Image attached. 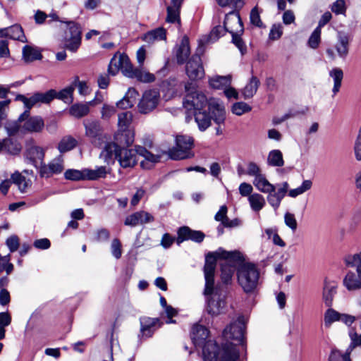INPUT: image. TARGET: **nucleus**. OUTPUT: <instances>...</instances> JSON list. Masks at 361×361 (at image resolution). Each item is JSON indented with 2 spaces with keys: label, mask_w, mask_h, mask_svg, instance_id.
<instances>
[{
  "label": "nucleus",
  "mask_w": 361,
  "mask_h": 361,
  "mask_svg": "<svg viewBox=\"0 0 361 361\" xmlns=\"http://www.w3.org/2000/svg\"><path fill=\"white\" fill-rule=\"evenodd\" d=\"M186 92L183 106L194 111V116L201 131L211 125L212 118L221 125L224 123L226 111L223 103L216 98L207 99L205 94L197 90L195 84L187 82L184 85Z\"/></svg>",
  "instance_id": "obj_1"
},
{
  "label": "nucleus",
  "mask_w": 361,
  "mask_h": 361,
  "mask_svg": "<svg viewBox=\"0 0 361 361\" xmlns=\"http://www.w3.org/2000/svg\"><path fill=\"white\" fill-rule=\"evenodd\" d=\"M218 259H224L221 263V279L224 284L232 281L235 267H238L243 255L238 251L228 252L219 248L216 252H209L205 257L204 274L205 279L204 295L212 294L214 287V273Z\"/></svg>",
  "instance_id": "obj_2"
},
{
  "label": "nucleus",
  "mask_w": 361,
  "mask_h": 361,
  "mask_svg": "<svg viewBox=\"0 0 361 361\" xmlns=\"http://www.w3.org/2000/svg\"><path fill=\"white\" fill-rule=\"evenodd\" d=\"M209 330L204 326L195 324L191 331V339L195 347H202L204 361H216L219 346L214 341H207Z\"/></svg>",
  "instance_id": "obj_3"
},
{
  "label": "nucleus",
  "mask_w": 361,
  "mask_h": 361,
  "mask_svg": "<svg viewBox=\"0 0 361 361\" xmlns=\"http://www.w3.org/2000/svg\"><path fill=\"white\" fill-rule=\"evenodd\" d=\"M238 283L246 293L254 292L259 279V270L254 263L245 262L243 258L236 269Z\"/></svg>",
  "instance_id": "obj_4"
},
{
  "label": "nucleus",
  "mask_w": 361,
  "mask_h": 361,
  "mask_svg": "<svg viewBox=\"0 0 361 361\" xmlns=\"http://www.w3.org/2000/svg\"><path fill=\"white\" fill-rule=\"evenodd\" d=\"M61 23L66 24L68 28L63 39L64 47L71 52H76L82 42L81 25L72 20L61 21Z\"/></svg>",
  "instance_id": "obj_5"
},
{
  "label": "nucleus",
  "mask_w": 361,
  "mask_h": 361,
  "mask_svg": "<svg viewBox=\"0 0 361 361\" xmlns=\"http://www.w3.org/2000/svg\"><path fill=\"white\" fill-rule=\"evenodd\" d=\"M194 140L188 135H177L176 147L169 150V156L173 159H184L193 156L191 149Z\"/></svg>",
  "instance_id": "obj_6"
},
{
  "label": "nucleus",
  "mask_w": 361,
  "mask_h": 361,
  "mask_svg": "<svg viewBox=\"0 0 361 361\" xmlns=\"http://www.w3.org/2000/svg\"><path fill=\"white\" fill-rule=\"evenodd\" d=\"M18 121H22L21 131L23 133H39L44 128V119L40 116H30L28 111H24L19 116Z\"/></svg>",
  "instance_id": "obj_7"
},
{
  "label": "nucleus",
  "mask_w": 361,
  "mask_h": 361,
  "mask_svg": "<svg viewBox=\"0 0 361 361\" xmlns=\"http://www.w3.org/2000/svg\"><path fill=\"white\" fill-rule=\"evenodd\" d=\"M120 69L124 75L133 78L135 68H134L126 54H120L118 58L114 56L110 61L108 72L110 75H115Z\"/></svg>",
  "instance_id": "obj_8"
},
{
  "label": "nucleus",
  "mask_w": 361,
  "mask_h": 361,
  "mask_svg": "<svg viewBox=\"0 0 361 361\" xmlns=\"http://www.w3.org/2000/svg\"><path fill=\"white\" fill-rule=\"evenodd\" d=\"M160 93L157 89L145 91L140 100L137 108L140 113L147 114L154 110L159 104Z\"/></svg>",
  "instance_id": "obj_9"
},
{
  "label": "nucleus",
  "mask_w": 361,
  "mask_h": 361,
  "mask_svg": "<svg viewBox=\"0 0 361 361\" xmlns=\"http://www.w3.org/2000/svg\"><path fill=\"white\" fill-rule=\"evenodd\" d=\"M64 170V161L62 156H58L48 164L41 163L39 173L40 177L49 178L55 175L61 174Z\"/></svg>",
  "instance_id": "obj_10"
},
{
  "label": "nucleus",
  "mask_w": 361,
  "mask_h": 361,
  "mask_svg": "<svg viewBox=\"0 0 361 361\" xmlns=\"http://www.w3.org/2000/svg\"><path fill=\"white\" fill-rule=\"evenodd\" d=\"M245 325L243 318L239 317L236 321L227 326L224 331L223 336L227 340H235L243 343L244 338Z\"/></svg>",
  "instance_id": "obj_11"
},
{
  "label": "nucleus",
  "mask_w": 361,
  "mask_h": 361,
  "mask_svg": "<svg viewBox=\"0 0 361 361\" xmlns=\"http://www.w3.org/2000/svg\"><path fill=\"white\" fill-rule=\"evenodd\" d=\"M185 72L192 80H200L204 77V70L198 54L192 55L188 60L185 66Z\"/></svg>",
  "instance_id": "obj_12"
},
{
  "label": "nucleus",
  "mask_w": 361,
  "mask_h": 361,
  "mask_svg": "<svg viewBox=\"0 0 361 361\" xmlns=\"http://www.w3.org/2000/svg\"><path fill=\"white\" fill-rule=\"evenodd\" d=\"M85 134L95 146H100L103 142L102 128L97 121H88L85 123Z\"/></svg>",
  "instance_id": "obj_13"
},
{
  "label": "nucleus",
  "mask_w": 361,
  "mask_h": 361,
  "mask_svg": "<svg viewBox=\"0 0 361 361\" xmlns=\"http://www.w3.org/2000/svg\"><path fill=\"white\" fill-rule=\"evenodd\" d=\"M140 334L139 337L142 338H147L151 337L155 331L159 328L162 322L159 318H151L148 317H143L140 319Z\"/></svg>",
  "instance_id": "obj_14"
},
{
  "label": "nucleus",
  "mask_w": 361,
  "mask_h": 361,
  "mask_svg": "<svg viewBox=\"0 0 361 361\" xmlns=\"http://www.w3.org/2000/svg\"><path fill=\"white\" fill-rule=\"evenodd\" d=\"M177 233L178 237L176 238V243L178 245L185 240H192L193 242L200 243L205 238V235L203 232L192 230L188 226H182L179 228Z\"/></svg>",
  "instance_id": "obj_15"
},
{
  "label": "nucleus",
  "mask_w": 361,
  "mask_h": 361,
  "mask_svg": "<svg viewBox=\"0 0 361 361\" xmlns=\"http://www.w3.org/2000/svg\"><path fill=\"white\" fill-rule=\"evenodd\" d=\"M224 25L226 31L230 34L243 33V24L240 14L237 11H231L226 14Z\"/></svg>",
  "instance_id": "obj_16"
},
{
  "label": "nucleus",
  "mask_w": 361,
  "mask_h": 361,
  "mask_svg": "<svg viewBox=\"0 0 361 361\" xmlns=\"http://www.w3.org/2000/svg\"><path fill=\"white\" fill-rule=\"evenodd\" d=\"M138 153L136 152V147L134 149H128L126 147H121L117 154V161L120 166L123 168H133L137 162V156Z\"/></svg>",
  "instance_id": "obj_17"
},
{
  "label": "nucleus",
  "mask_w": 361,
  "mask_h": 361,
  "mask_svg": "<svg viewBox=\"0 0 361 361\" xmlns=\"http://www.w3.org/2000/svg\"><path fill=\"white\" fill-rule=\"evenodd\" d=\"M218 292V288L214 287L213 293L205 295L207 296L206 310L212 316L220 314L225 305L224 301L220 298Z\"/></svg>",
  "instance_id": "obj_18"
},
{
  "label": "nucleus",
  "mask_w": 361,
  "mask_h": 361,
  "mask_svg": "<svg viewBox=\"0 0 361 361\" xmlns=\"http://www.w3.org/2000/svg\"><path fill=\"white\" fill-rule=\"evenodd\" d=\"M239 357V352L236 346L232 343L226 342L222 345L221 350H217V358L219 361H237Z\"/></svg>",
  "instance_id": "obj_19"
},
{
  "label": "nucleus",
  "mask_w": 361,
  "mask_h": 361,
  "mask_svg": "<svg viewBox=\"0 0 361 361\" xmlns=\"http://www.w3.org/2000/svg\"><path fill=\"white\" fill-rule=\"evenodd\" d=\"M136 152L138 153V155L145 158V160L140 162V166L143 169H149L152 168L155 163L159 161L161 158L159 155L153 154L142 146L137 145Z\"/></svg>",
  "instance_id": "obj_20"
},
{
  "label": "nucleus",
  "mask_w": 361,
  "mask_h": 361,
  "mask_svg": "<svg viewBox=\"0 0 361 361\" xmlns=\"http://www.w3.org/2000/svg\"><path fill=\"white\" fill-rule=\"evenodd\" d=\"M120 149L121 147L115 142H107L102 150L99 157L108 164L114 163L115 159L117 160V154Z\"/></svg>",
  "instance_id": "obj_21"
},
{
  "label": "nucleus",
  "mask_w": 361,
  "mask_h": 361,
  "mask_svg": "<svg viewBox=\"0 0 361 361\" xmlns=\"http://www.w3.org/2000/svg\"><path fill=\"white\" fill-rule=\"evenodd\" d=\"M190 54L189 39L184 36L176 51L177 63L180 65L185 63Z\"/></svg>",
  "instance_id": "obj_22"
},
{
  "label": "nucleus",
  "mask_w": 361,
  "mask_h": 361,
  "mask_svg": "<svg viewBox=\"0 0 361 361\" xmlns=\"http://www.w3.org/2000/svg\"><path fill=\"white\" fill-rule=\"evenodd\" d=\"M183 0H171V4L167 7L166 21L170 23H180V9Z\"/></svg>",
  "instance_id": "obj_23"
},
{
  "label": "nucleus",
  "mask_w": 361,
  "mask_h": 361,
  "mask_svg": "<svg viewBox=\"0 0 361 361\" xmlns=\"http://www.w3.org/2000/svg\"><path fill=\"white\" fill-rule=\"evenodd\" d=\"M115 141L120 147L127 148L134 142V133L131 130H118L115 135Z\"/></svg>",
  "instance_id": "obj_24"
},
{
  "label": "nucleus",
  "mask_w": 361,
  "mask_h": 361,
  "mask_svg": "<svg viewBox=\"0 0 361 361\" xmlns=\"http://www.w3.org/2000/svg\"><path fill=\"white\" fill-rule=\"evenodd\" d=\"M343 285L348 290H355L361 288V275L359 272L349 271L344 279Z\"/></svg>",
  "instance_id": "obj_25"
},
{
  "label": "nucleus",
  "mask_w": 361,
  "mask_h": 361,
  "mask_svg": "<svg viewBox=\"0 0 361 361\" xmlns=\"http://www.w3.org/2000/svg\"><path fill=\"white\" fill-rule=\"evenodd\" d=\"M337 284L334 281L325 280L323 288V300L327 307H331L334 297L336 293Z\"/></svg>",
  "instance_id": "obj_26"
},
{
  "label": "nucleus",
  "mask_w": 361,
  "mask_h": 361,
  "mask_svg": "<svg viewBox=\"0 0 361 361\" xmlns=\"http://www.w3.org/2000/svg\"><path fill=\"white\" fill-rule=\"evenodd\" d=\"M253 185L264 193H271L276 190L275 186L269 182L263 173L254 178Z\"/></svg>",
  "instance_id": "obj_27"
},
{
  "label": "nucleus",
  "mask_w": 361,
  "mask_h": 361,
  "mask_svg": "<svg viewBox=\"0 0 361 361\" xmlns=\"http://www.w3.org/2000/svg\"><path fill=\"white\" fill-rule=\"evenodd\" d=\"M109 170L104 166H97L94 169H85V178L87 180H97L106 178Z\"/></svg>",
  "instance_id": "obj_28"
},
{
  "label": "nucleus",
  "mask_w": 361,
  "mask_h": 361,
  "mask_svg": "<svg viewBox=\"0 0 361 361\" xmlns=\"http://www.w3.org/2000/svg\"><path fill=\"white\" fill-rule=\"evenodd\" d=\"M98 102H101V100L99 99ZM96 103H97V99H95L90 102L89 103L86 104H75L72 105L70 108V114L74 117L82 118L88 114L90 111L89 105L94 104Z\"/></svg>",
  "instance_id": "obj_29"
},
{
  "label": "nucleus",
  "mask_w": 361,
  "mask_h": 361,
  "mask_svg": "<svg viewBox=\"0 0 361 361\" xmlns=\"http://www.w3.org/2000/svg\"><path fill=\"white\" fill-rule=\"evenodd\" d=\"M138 92L135 88H129L126 95L116 103V106L122 109L132 107L135 102Z\"/></svg>",
  "instance_id": "obj_30"
},
{
  "label": "nucleus",
  "mask_w": 361,
  "mask_h": 361,
  "mask_svg": "<svg viewBox=\"0 0 361 361\" xmlns=\"http://www.w3.org/2000/svg\"><path fill=\"white\" fill-rule=\"evenodd\" d=\"M260 85L259 80L256 77L252 75L244 89L243 90V95L245 99L252 98L255 93L257 92Z\"/></svg>",
  "instance_id": "obj_31"
},
{
  "label": "nucleus",
  "mask_w": 361,
  "mask_h": 361,
  "mask_svg": "<svg viewBox=\"0 0 361 361\" xmlns=\"http://www.w3.org/2000/svg\"><path fill=\"white\" fill-rule=\"evenodd\" d=\"M349 37L345 34H339L338 43L336 45V49L341 58L345 59L348 54Z\"/></svg>",
  "instance_id": "obj_32"
},
{
  "label": "nucleus",
  "mask_w": 361,
  "mask_h": 361,
  "mask_svg": "<svg viewBox=\"0 0 361 361\" xmlns=\"http://www.w3.org/2000/svg\"><path fill=\"white\" fill-rule=\"evenodd\" d=\"M42 55L39 50L30 45H25L23 48V59L27 62H32L36 60H40Z\"/></svg>",
  "instance_id": "obj_33"
},
{
  "label": "nucleus",
  "mask_w": 361,
  "mask_h": 361,
  "mask_svg": "<svg viewBox=\"0 0 361 361\" xmlns=\"http://www.w3.org/2000/svg\"><path fill=\"white\" fill-rule=\"evenodd\" d=\"M4 144V151L13 155H16L20 153L21 151L20 143L10 137H6L2 140Z\"/></svg>",
  "instance_id": "obj_34"
},
{
  "label": "nucleus",
  "mask_w": 361,
  "mask_h": 361,
  "mask_svg": "<svg viewBox=\"0 0 361 361\" xmlns=\"http://www.w3.org/2000/svg\"><path fill=\"white\" fill-rule=\"evenodd\" d=\"M12 183L17 185L21 192H26V190L31 185V180L23 176L18 171L11 175Z\"/></svg>",
  "instance_id": "obj_35"
},
{
  "label": "nucleus",
  "mask_w": 361,
  "mask_h": 361,
  "mask_svg": "<svg viewBox=\"0 0 361 361\" xmlns=\"http://www.w3.org/2000/svg\"><path fill=\"white\" fill-rule=\"evenodd\" d=\"M166 30L163 27H158L147 32L143 37V40L148 43H153L155 41L166 39Z\"/></svg>",
  "instance_id": "obj_36"
},
{
  "label": "nucleus",
  "mask_w": 361,
  "mask_h": 361,
  "mask_svg": "<svg viewBox=\"0 0 361 361\" xmlns=\"http://www.w3.org/2000/svg\"><path fill=\"white\" fill-rule=\"evenodd\" d=\"M231 82V76H220L216 75L209 79V83L211 87L214 89H223L230 86Z\"/></svg>",
  "instance_id": "obj_37"
},
{
  "label": "nucleus",
  "mask_w": 361,
  "mask_h": 361,
  "mask_svg": "<svg viewBox=\"0 0 361 361\" xmlns=\"http://www.w3.org/2000/svg\"><path fill=\"white\" fill-rule=\"evenodd\" d=\"M77 144V140L72 136H64L59 142L57 149L63 154L74 149Z\"/></svg>",
  "instance_id": "obj_38"
},
{
  "label": "nucleus",
  "mask_w": 361,
  "mask_h": 361,
  "mask_svg": "<svg viewBox=\"0 0 361 361\" xmlns=\"http://www.w3.org/2000/svg\"><path fill=\"white\" fill-rule=\"evenodd\" d=\"M329 75L334 79V87L332 89V92L334 95L336 94L340 90L341 86V82L343 78V71L339 68H333L330 73Z\"/></svg>",
  "instance_id": "obj_39"
},
{
  "label": "nucleus",
  "mask_w": 361,
  "mask_h": 361,
  "mask_svg": "<svg viewBox=\"0 0 361 361\" xmlns=\"http://www.w3.org/2000/svg\"><path fill=\"white\" fill-rule=\"evenodd\" d=\"M7 37L15 39L18 40L22 42H27L26 37L24 35L23 30L20 25H14L8 27V34Z\"/></svg>",
  "instance_id": "obj_40"
},
{
  "label": "nucleus",
  "mask_w": 361,
  "mask_h": 361,
  "mask_svg": "<svg viewBox=\"0 0 361 361\" xmlns=\"http://www.w3.org/2000/svg\"><path fill=\"white\" fill-rule=\"evenodd\" d=\"M248 201L250 207L255 212H259L265 205V200L264 197L259 193H254L248 197Z\"/></svg>",
  "instance_id": "obj_41"
},
{
  "label": "nucleus",
  "mask_w": 361,
  "mask_h": 361,
  "mask_svg": "<svg viewBox=\"0 0 361 361\" xmlns=\"http://www.w3.org/2000/svg\"><path fill=\"white\" fill-rule=\"evenodd\" d=\"M27 154L29 159L32 161L39 160L41 161V163L43 162L44 158V151L39 146L32 145L29 147L27 149Z\"/></svg>",
  "instance_id": "obj_42"
},
{
  "label": "nucleus",
  "mask_w": 361,
  "mask_h": 361,
  "mask_svg": "<svg viewBox=\"0 0 361 361\" xmlns=\"http://www.w3.org/2000/svg\"><path fill=\"white\" fill-rule=\"evenodd\" d=\"M267 162L270 166H283L284 165V161L282 152L279 149L271 150L269 153Z\"/></svg>",
  "instance_id": "obj_43"
},
{
  "label": "nucleus",
  "mask_w": 361,
  "mask_h": 361,
  "mask_svg": "<svg viewBox=\"0 0 361 361\" xmlns=\"http://www.w3.org/2000/svg\"><path fill=\"white\" fill-rule=\"evenodd\" d=\"M75 87L73 85H70L66 88L61 90L59 92L55 90V94L56 99L63 101L65 103L70 104L73 102V93Z\"/></svg>",
  "instance_id": "obj_44"
},
{
  "label": "nucleus",
  "mask_w": 361,
  "mask_h": 361,
  "mask_svg": "<svg viewBox=\"0 0 361 361\" xmlns=\"http://www.w3.org/2000/svg\"><path fill=\"white\" fill-rule=\"evenodd\" d=\"M34 96L37 104H49L56 97L55 90L51 89L44 93L36 92Z\"/></svg>",
  "instance_id": "obj_45"
},
{
  "label": "nucleus",
  "mask_w": 361,
  "mask_h": 361,
  "mask_svg": "<svg viewBox=\"0 0 361 361\" xmlns=\"http://www.w3.org/2000/svg\"><path fill=\"white\" fill-rule=\"evenodd\" d=\"M118 117V130H129L128 126L133 119L132 113L129 111L123 112L119 114Z\"/></svg>",
  "instance_id": "obj_46"
},
{
  "label": "nucleus",
  "mask_w": 361,
  "mask_h": 361,
  "mask_svg": "<svg viewBox=\"0 0 361 361\" xmlns=\"http://www.w3.org/2000/svg\"><path fill=\"white\" fill-rule=\"evenodd\" d=\"M132 78H136L137 80L142 82H151L155 80V77L153 74L142 68H135Z\"/></svg>",
  "instance_id": "obj_47"
},
{
  "label": "nucleus",
  "mask_w": 361,
  "mask_h": 361,
  "mask_svg": "<svg viewBox=\"0 0 361 361\" xmlns=\"http://www.w3.org/2000/svg\"><path fill=\"white\" fill-rule=\"evenodd\" d=\"M341 313L332 308H329L324 313V321L326 327H329L334 322H340Z\"/></svg>",
  "instance_id": "obj_48"
},
{
  "label": "nucleus",
  "mask_w": 361,
  "mask_h": 361,
  "mask_svg": "<svg viewBox=\"0 0 361 361\" xmlns=\"http://www.w3.org/2000/svg\"><path fill=\"white\" fill-rule=\"evenodd\" d=\"M312 186V182L310 180H305L300 186L288 190V195L291 197H296L310 190Z\"/></svg>",
  "instance_id": "obj_49"
},
{
  "label": "nucleus",
  "mask_w": 361,
  "mask_h": 361,
  "mask_svg": "<svg viewBox=\"0 0 361 361\" xmlns=\"http://www.w3.org/2000/svg\"><path fill=\"white\" fill-rule=\"evenodd\" d=\"M64 177L67 180L74 181L85 180V169L82 170L68 169L64 173Z\"/></svg>",
  "instance_id": "obj_50"
},
{
  "label": "nucleus",
  "mask_w": 361,
  "mask_h": 361,
  "mask_svg": "<svg viewBox=\"0 0 361 361\" xmlns=\"http://www.w3.org/2000/svg\"><path fill=\"white\" fill-rule=\"evenodd\" d=\"M22 121H18V118L14 121H10L5 125V130L9 137L15 136L21 130Z\"/></svg>",
  "instance_id": "obj_51"
},
{
  "label": "nucleus",
  "mask_w": 361,
  "mask_h": 361,
  "mask_svg": "<svg viewBox=\"0 0 361 361\" xmlns=\"http://www.w3.org/2000/svg\"><path fill=\"white\" fill-rule=\"evenodd\" d=\"M11 255L1 256L0 255V273L5 271L7 274H10L13 270V264L10 262Z\"/></svg>",
  "instance_id": "obj_52"
},
{
  "label": "nucleus",
  "mask_w": 361,
  "mask_h": 361,
  "mask_svg": "<svg viewBox=\"0 0 361 361\" xmlns=\"http://www.w3.org/2000/svg\"><path fill=\"white\" fill-rule=\"evenodd\" d=\"M260 13L261 11L259 10V8L256 6L251 10L250 14L251 24L257 27H264V24L260 18Z\"/></svg>",
  "instance_id": "obj_53"
},
{
  "label": "nucleus",
  "mask_w": 361,
  "mask_h": 361,
  "mask_svg": "<svg viewBox=\"0 0 361 361\" xmlns=\"http://www.w3.org/2000/svg\"><path fill=\"white\" fill-rule=\"evenodd\" d=\"M321 41V30L319 27H316L311 34L307 44L312 49H317Z\"/></svg>",
  "instance_id": "obj_54"
},
{
  "label": "nucleus",
  "mask_w": 361,
  "mask_h": 361,
  "mask_svg": "<svg viewBox=\"0 0 361 361\" xmlns=\"http://www.w3.org/2000/svg\"><path fill=\"white\" fill-rule=\"evenodd\" d=\"M251 106L245 102H240L235 103L232 106V112L237 115L241 116L245 113L250 111Z\"/></svg>",
  "instance_id": "obj_55"
},
{
  "label": "nucleus",
  "mask_w": 361,
  "mask_h": 361,
  "mask_svg": "<svg viewBox=\"0 0 361 361\" xmlns=\"http://www.w3.org/2000/svg\"><path fill=\"white\" fill-rule=\"evenodd\" d=\"M140 215V211L128 216L124 221V224L132 227L137 226L140 224V221L141 219L140 218L142 216Z\"/></svg>",
  "instance_id": "obj_56"
},
{
  "label": "nucleus",
  "mask_w": 361,
  "mask_h": 361,
  "mask_svg": "<svg viewBox=\"0 0 361 361\" xmlns=\"http://www.w3.org/2000/svg\"><path fill=\"white\" fill-rule=\"evenodd\" d=\"M111 251L112 255L116 259H120L122 255L121 243L118 238L113 239L111 244Z\"/></svg>",
  "instance_id": "obj_57"
},
{
  "label": "nucleus",
  "mask_w": 361,
  "mask_h": 361,
  "mask_svg": "<svg viewBox=\"0 0 361 361\" xmlns=\"http://www.w3.org/2000/svg\"><path fill=\"white\" fill-rule=\"evenodd\" d=\"M284 222L285 224L293 231H296L298 228V223L293 214L286 212L284 215Z\"/></svg>",
  "instance_id": "obj_58"
},
{
  "label": "nucleus",
  "mask_w": 361,
  "mask_h": 361,
  "mask_svg": "<svg viewBox=\"0 0 361 361\" xmlns=\"http://www.w3.org/2000/svg\"><path fill=\"white\" fill-rule=\"evenodd\" d=\"M6 245L8 247L11 252H14L19 248L20 242L17 235H13L8 238L6 241Z\"/></svg>",
  "instance_id": "obj_59"
},
{
  "label": "nucleus",
  "mask_w": 361,
  "mask_h": 361,
  "mask_svg": "<svg viewBox=\"0 0 361 361\" xmlns=\"http://www.w3.org/2000/svg\"><path fill=\"white\" fill-rule=\"evenodd\" d=\"M262 173L261 169L256 163L252 161L248 163L246 171L247 175L250 176H254L255 178L257 176L261 175Z\"/></svg>",
  "instance_id": "obj_60"
},
{
  "label": "nucleus",
  "mask_w": 361,
  "mask_h": 361,
  "mask_svg": "<svg viewBox=\"0 0 361 361\" xmlns=\"http://www.w3.org/2000/svg\"><path fill=\"white\" fill-rule=\"evenodd\" d=\"M226 30L225 26L217 25L214 27L209 35V38L212 41L218 39L220 37L223 36L226 32Z\"/></svg>",
  "instance_id": "obj_61"
},
{
  "label": "nucleus",
  "mask_w": 361,
  "mask_h": 361,
  "mask_svg": "<svg viewBox=\"0 0 361 361\" xmlns=\"http://www.w3.org/2000/svg\"><path fill=\"white\" fill-rule=\"evenodd\" d=\"M227 212V207L226 205H222L218 212L215 214L214 219L216 221H221V224L224 225L226 219H228Z\"/></svg>",
  "instance_id": "obj_62"
},
{
  "label": "nucleus",
  "mask_w": 361,
  "mask_h": 361,
  "mask_svg": "<svg viewBox=\"0 0 361 361\" xmlns=\"http://www.w3.org/2000/svg\"><path fill=\"white\" fill-rule=\"evenodd\" d=\"M331 11L336 14H342L345 11V0H336L331 6Z\"/></svg>",
  "instance_id": "obj_63"
},
{
  "label": "nucleus",
  "mask_w": 361,
  "mask_h": 361,
  "mask_svg": "<svg viewBox=\"0 0 361 361\" xmlns=\"http://www.w3.org/2000/svg\"><path fill=\"white\" fill-rule=\"evenodd\" d=\"M282 26L281 25H274L269 32V39L272 40L279 39L282 35Z\"/></svg>",
  "instance_id": "obj_64"
}]
</instances>
